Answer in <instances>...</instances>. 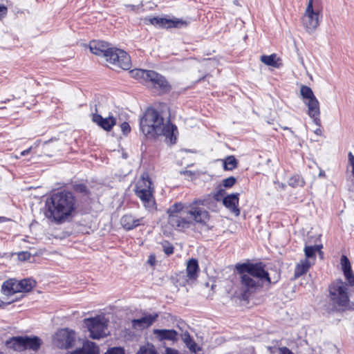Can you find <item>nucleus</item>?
I'll return each instance as SVG.
<instances>
[{
	"mask_svg": "<svg viewBox=\"0 0 354 354\" xmlns=\"http://www.w3.org/2000/svg\"><path fill=\"white\" fill-rule=\"evenodd\" d=\"M236 268L240 274V288L244 297L272 283L266 266L261 262L237 264Z\"/></svg>",
	"mask_w": 354,
	"mask_h": 354,
	"instance_id": "1",
	"label": "nucleus"
},
{
	"mask_svg": "<svg viewBox=\"0 0 354 354\" xmlns=\"http://www.w3.org/2000/svg\"><path fill=\"white\" fill-rule=\"evenodd\" d=\"M46 217L55 223L70 221L75 214L76 199L70 192L61 191L53 194L47 202Z\"/></svg>",
	"mask_w": 354,
	"mask_h": 354,
	"instance_id": "2",
	"label": "nucleus"
},
{
	"mask_svg": "<svg viewBox=\"0 0 354 354\" xmlns=\"http://www.w3.org/2000/svg\"><path fill=\"white\" fill-rule=\"evenodd\" d=\"M140 127L142 133L151 138L158 136H164L169 138L171 143L176 140L177 127L169 122L164 123V120L154 109H147L140 119Z\"/></svg>",
	"mask_w": 354,
	"mask_h": 354,
	"instance_id": "3",
	"label": "nucleus"
},
{
	"mask_svg": "<svg viewBox=\"0 0 354 354\" xmlns=\"http://www.w3.org/2000/svg\"><path fill=\"white\" fill-rule=\"evenodd\" d=\"M89 48L92 53L102 56L113 65L124 70L131 67V59L129 55L123 50L111 48L109 44L102 41H92Z\"/></svg>",
	"mask_w": 354,
	"mask_h": 354,
	"instance_id": "4",
	"label": "nucleus"
},
{
	"mask_svg": "<svg viewBox=\"0 0 354 354\" xmlns=\"http://www.w3.org/2000/svg\"><path fill=\"white\" fill-rule=\"evenodd\" d=\"M203 204L204 201L198 199L187 205L185 218L182 222L178 221L180 231L189 229L196 224L206 225L209 220V214L205 208L199 206Z\"/></svg>",
	"mask_w": 354,
	"mask_h": 354,
	"instance_id": "5",
	"label": "nucleus"
},
{
	"mask_svg": "<svg viewBox=\"0 0 354 354\" xmlns=\"http://www.w3.org/2000/svg\"><path fill=\"white\" fill-rule=\"evenodd\" d=\"M133 190L146 209L149 211L155 209L154 189L147 173H143L136 180Z\"/></svg>",
	"mask_w": 354,
	"mask_h": 354,
	"instance_id": "6",
	"label": "nucleus"
},
{
	"mask_svg": "<svg viewBox=\"0 0 354 354\" xmlns=\"http://www.w3.org/2000/svg\"><path fill=\"white\" fill-rule=\"evenodd\" d=\"M131 76L146 84H151L165 92L169 91L171 86L164 76L154 71L134 69L129 72Z\"/></svg>",
	"mask_w": 354,
	"mask_h": 354,
	"instance_id": "7",
	"label": "nucleus"
},
{
	"mask_svg": "<svg viewBox=\"0 0 354 354\" xmlns=\"http://www.w3.org/2000/svg\"><path fill=\"white\" fill-rule=\"evenodd\" d=\"M348 288L342 280H336L329 287L330 300L339 306H347L349 299Z\"/></svg>",
	"mask_w": 354,
	"mask_h": 354,
	"instance_id": "8",
	"label": "nucleus"
},
{
	"mask_svg": "<svg viewBox=\"0 0 354 354\" xmlns=\"http://www.w3.org/2000/svg\"><path fill=\"white\" fill-rule=\"evenodd\" d=\"M84 323L92 339H99L106 337L109 333L106 321L104 317L97 316L93 318L85 319Z\"/></svg>",
	"mask_w": 354,
	"mask_h": 354,
	"instance_id": "9",
	"label": "nucleus"
},
{
	"mask_svg": "<svg viewBox=\"0 0 354 354\" xmlns=\"http://www.w3.org/2000/svg\"><path fill=\"white\" fill-rule=\"evenodd\" d=\"M319 14L318 10L313 9V0H308L306 11L302 17L303 25L307 32L311 33L319 26Z\"/></svg>",
	"mask_w": 354,
	"mask_h": 354,
	"instance_id": "10",
	"label": "nucleus"
},
{
	"mask_svg": "<svg viewBox=\"0 0 354 354\" xmlns=\"http://www.w3.org/2000/svg\"><path fill=\"white\" fill-rule=\"evenodd\" d=\"M53 344L59 348H68L73 346L75 341V333L73 330L62 328L53 336Z\"/></svg>",
	"mask_w": 354,
	"mask_h": 354,
	"instance_id": "11",
	"label": "nucleus"
},
{
	"mask_svg": "<svg viewBox=\"0 0 354 354\" xmlns=\"http://www.w3.org/2000/svg\"><path fill=\"white\" fill-rule=\"evenodd\" d=\"M187 207V205L182 203H176L168 209V223L177 230L180 231V226L177 225L178 220L179 222H182L185 218Z\"/></svg>",
	"mask_w": 354,
	"mask_h": 354,
	"instance_id": "12",
	"label": "nucleus"
},
{
	"mask_svg": "<svg viewBox=\"0 0 354 354\" xmlns=\"http://www.w3.org/2000/svg\"><path fill=\"white\" fill-rule=\"evenodd\" d=\"M199 272L198 261L195 259H189L187 263L186 272L179 274L178 281L180 285L185 286L196 280Z\"/></svg>",
	"mask_w": 354,
	"mask_h": 354,
	"instance_id": "13",
	"label": "nucleus"
},
{
	"mask_svg": "<svg viewBox=\"0 0 354 354\" xmlns=\"http://www.w3.org/2000/svg\"><path fill=\"white\" fill-rule=\"evenodd\" d=\"M145 21H148L151 24L158 28H180L187 26V23L185 21L177 18L169 19L166 17H149L146 18Z\"/></svg>",
	"mask_w": 354,
	"mask_h": 354,
	"instance_id": "14",
	"label": "nucleus"
},
{
	"mask_svg": "<svg viewBox=\"0 0 354 354\" xmlns=\"http://www.w3.org/2000/svg\"><path fill=\"white\" fill-rule=\"evenodd\" d=\"M239 193L231 194L223 199V205L236 216L240 214V209L238 207L239 202Z\"/></svg>",
	"mask_w": 354,
	"mask_h": 354,
	"instance_id": "15",
	"label": "nucleus"
},
{
	"mask_svg": "<svg viewBox=\"0 0 354 354\" xmlns=\"http://www.w3.org/2000/svg\"><path fill=\"white\" fill-rule=\"evenodd\" d=\"M304 103L308 106V113L309 116L313 118L316 124L319 125L320 122L319 118L320 114L319 101L315 97L308 101H304Z\"/></svg>",
	"mask_w": 354,
	"mask_h": 354,
	"instance_id": "16",
	"label": "nucleus"
},
{
	"mask_svg": "<svg viewBox=\"0 0 354 354\" xmlns=\"http://www.w3.org/2000/svg\"><path fill=\"white\" fill-rule=\"evenodd\" d=\"M92 120L106 131H110L116 123L115 118L113 117L103 118L97 113L92 114Z\"/></svg>",
	"mask_w": 354,
	"mask_h": 354,
	"instance_id": "17",
	"label": "nucleus"
},
{
	"mask_svg": "<svg viewBox=\"0 0 354 354\" xmlns=\"http://www.w3.org/2000/svg\"><path fill=\"white\" fill-rule=\"evenodd\" d=\"M158 317L157 314L155 315H146L141 318L135 319L132 320V326L136 329H143L149 327L156 320Z\"/></svg>",
	"mask_w": 354,
	"mask_h": 354,
	"instance_id": "18",
	"label": "nucleus"
},
{
	"mask_svg": "<svg viewBox=\"0 0 354 354\" xmlns=\"http://www.w3.org/2000/svg\"><path fill=\"white\" fill-rule=\"evenodd\" d=\"M1 291L6 296L12 295L19 292V281L15 279H10L2 284Z\"/></svg>",
	"mask_w": 354,
	"mask_h": 354,
	"instance_id": "19",
	"label": "nucleus"
},
{
	"mask_svg": "<svg viewBox=\"0 0 354 354\" xmlns=\"http://www.w3.org/2000/svg\"><path fill=\"white\" fill-rule=\"evenodd\" d=\"M341 266L344 272V274L345 276V278L349 285L353 286L354 285V275L352 273L351 270V266L350 263L349 259L347 258L346 256L343 255L341 257Z\"/></svg>",
	"mask_w": 354,
	"mask_h": 354,
	"instance_id": "20",
	"label": "nucleus"
},
{
	"mask_svg": "<svg viewBox=\"0 0 354 354\" xmlns=\"http://www.w3.org/2000/svg\"><path fill=\"white\" fill-rule=\"evenodd\" d=\"M154 335L160 340H177L178 333L175 330L155 329Z\"/></svg>",
	"mask_w": 354,
	"mask_h": 354,
	"instance_id": "21",
	"label": "nucleus"
},
{
	"mask_svg": "<svg viewBox=\"0 0 354 354\" xmlns=\"http://www.w3.org/2000/svg\"><path fill=\"white\" fill-rule=\"evenodd\" d=\"M70 354H99V348L93 342L84 343L82 348L70 353Z\"/></svg>",
	"mask_w": 354,
	"mask_h": 354,
	"instance_id": "22",
	"label": "nucleus"
},
{
	"mask_svg": "<svg viewBox=\"0 0 354 354\" xmlns=\"http://www.w3.org/2000/svg\"><path fill=\"white\" fill-rule=\"evenodd\" d=\"M142 221V218H135L132 215L127 214L122 217L121 225L124 229L130 230L140 225Z\"/></svg>",
	"mask_w": 354,
	"mask_h": 354,
	"instance_id": "23",
	"label": "nucleus"
},
{
	"mask_svg": "<svg viewBox=\"0 0 354 354\" xmlns=\"http://www.w3.org/2000/svg\"><path fill=\"white\" fill-rule=\"evenodd\" d=\"M6 346L15 351H21L26 349L24 337H14L6 341Z\"/></svg>",
	"mask_w": 354,
	"mask_h": 354,
	"instance_id": "24",
	"label": "nucleus"
},
{
	"mask_svg": "<svg viewBox=\"0 0 354 354\" xmlns=\"http://www.w3.org/2000/svg\"><path fill=\"white\" fill-rule=\"evenodd\" d=\"M313 265V262L308 259H302L296 266L295 270V278H298L303 274H306L310 267Z\"/></svg>",
	"mask_w": 354,
	"mask_h": 354,
	"instance_id": "25",
	"label": "nucleus"
},
{
	"mask_svg": "<svg viewBox=\"0 0 354 354\" xmlns=\"http://www.w3.org/2000/svg\"><path fill=\"white\" fill-rule=\"evenodd\" d=\"M26 343V349L30 348L33 351H37L41 345L42 341L38 337H24Z\"/></svg>",
	"mask_w": 354,
	"mask_h": 354,
	"instance_id": "26",
	"label": "nucleus"
},
{
	"mask_svg": "<svg viewBox=\"0 0 354 354\" xmlns=\"http://www.w3.org/2000/svg\"><path fill=\"white\" fill-rule=\"evenodd\" d=\"M322 248V245H306L304 248V252L306 255V259L308 260H310L311 261L315 263V254L319 252L320 249Z\"/></svg>",
	"mask_w": 354,
	"mask_h": 354,
	"instance_id": "27",
	"label": "nucleus"
},
{
	"mask_svg": "<svg viewBox=\"0 0 354 354\" xmlns=\"http://www.w3.org/2000/svg\"><path fill=\"white\" fill-rule=\"evenodd\" d=\"M35 286V281L31 279H24L19 281V290L21 292H29Z\"/></svg>",
	"mask_w": 354,
	"mask_h": 354,
	"instance_id": "28",
	"label": "nucleus"
},
{
	"mask_svg": "<svg viewBox=\"0 0 354 354\" xmlns=\"http://www.w3.org/2000/svg\"><path fill=\"white\" fill-rule=\"evenodd\" d=\"M260 60L267 66H270L273 67H279V64L277 61L279 60L275 54H272L270 55H262L261 56Z\"/></svg>",
	"mask_w": 354,
	"mask_h": 354,
	"instance_id": "29",
	"label": "nucleus"
},
{
	"mask_svg": "<svg viewBox=\"0 0 354 354\" xmlns=\"http://www.w3.org/2000/svg\"><path fill=\"white\" fill-rule=\"evenodd\" d=\"M300 93L304 101H308L315 98L312 89L307 86H302L300 89Z\"/></svg>",
	"mask_w": 354,
	"mask_h": 354,
	"instance_id": "30",
	"label": "nucleus"
},
{
	"mask_svg": "<svg viewBox=\"0 0 354 354\" xmlns=\"http://www.w3.org/2000/svg\"><path fill=\"white\" fill-rule=\"evenodd\" d=\"M288 184L292 187H303L305 181L299 175L296 174L290 178Z\"/></svg>",
	"mask_w": 354,
	"mask_h": 354,
	"instance_id": "31",
	"label": "nucleus"
},
{
	"mask_svg": "<svg viewBox=\"0 0 354 354\" xmlns=\"http://www.w3.org/2000/svg\"><path fill=\"white\" fill-rule=\"evenodd\" d=\"M237 160L232 156H228L224 160L223 167L225 170H232L236 167Z\"/></svg>",
	"mask_w": 354,
	"mask_h": 354,
	"instance_id": "32",
	"label": "nucleus"
},
{
	"mask_svg": "<svg viewBox=\"0 0 354 354\" xmlns=\"http://www.w3.org/2000/svg\"><path fill=\"white\" fill-rule=\"evenodd\" d=\"M270 354H294L288 348L283 347H273L270 348Z\"/></svg>",
	"mask_w": 354,
	"mask_h": 354,
	"instance_id": "33",
	"label": "nucleus"
},
{
	"mask_svg": "<svg viewBox=\"0 0 354 354\" xmlns=\"http://www.w3.org/2000/svg\"><path fill=\"white\" fill-rule=\"evenodd\" d=\"M136 354H157V352L153 346L148 344L146 346H142Z\"/></svg>",
	"mask_w": 354,
	"mask_h": 354,
	"instance_id": "34",
	"label": "nucleus"
},
{
	"mask_svg": "<svg viewBox=\"0 0 354 354\" xmlns=\"http://www.w3.org/2000/svg\"><path fill=\"white\" fill-rule=\"evenodd\" d=\"M236 183V178L233 176H230L224 179L222 182V185L226 188L232 187Z\"/></svg>",
	"mask_w": 354,
	"mask_h": 354,
	"instance_id": "35",
	"label": "nucleus"
},
{
	"mask_svg": "<svg viewBox=\"0 0 354 354\" xmlns=\"http://www.w3.org/2000/svg\"><path fill=\"white\" fill-rule=\"evenodd\" d=\"M225 191L224 189L223 188H220L218 189L213 195V198L216 201H223V198L225 197Z\"/></svg>",
	"mask_w": 354,
	"mask_h": 354,
	"instance_id": "36",
	"label": "nucleus"
},
{
	"mask_svg": "<svg viewBox=\"0 0 354 354\" xmlns=\"http://www.w3.org/2000/svg\"><path fill=\"white\" fill-rule=\"evenodd\" d=\"M74 189L77 192L86 194L88 193L87 187L83 184H77L74 185Z\"/></svg>",
	"mask_w": 354,
	"mask_h": 354,
	"instance_id": "37",
	"label": "nucleus"
},
{
	"mask_svg": "<svg viewBox=\"0 0 354 354\" xmlns=\"http://www.w3.org/2000/svg\"><path fill=\"white\" fill-rule=\"evenodd\" d=\"M31 257V254L28 252H21L18 253V258L21 261L29 260Z\"/></svg>",
	"mask_w": 354,
	"mask_h": 354,
	"instance_id": "38",
	"label": "nucleus"
},
{
	"mask_svg": "<svg viewBox=\"0 0 354 354\" xmlns=\"http://www.w3.org/2000/svg\"><path fill=\"white\" fill-rule=\"evenodd\" d=\"M104 354H124V353L122 348L114 347L108 350Z\"/></svg>",
	"mask_w": 354,
	"mask_h": 354,
	"instance_id": "39",
	"label": "nucleus"
},
{
	"mask_svg": "<svg viewBox=\"0 0 354 354\" xmlns=\"http://www.w3.org/2000/svg\"><path fill=\"white\" fill-rule=\"evenodd\" d=\"M121 131L124 135L128 134L131 131V127L129 123L124 122L120 125Z\"/></svg>",
	"mask_w": 354,
	"mask_h": 354,
	"instance_id": "40",
	"label": "nucleus"
},
{
	"mask_svg": "<svg viewBox=\"0 0 354 354\" xmlns=\"http://www.w3.org/2000/svg\"><path fill=\"white\" fill-rule=\"evenodd\" d=\"M8 12V8L3 5H0V19L4 17Z\"/></svg>",
	"mask_w": 354,
	"mask_h": 354,
	"instance_id": "41",
	"label": "nucleus"
},
{
	"mask_svg": "<svg viewBox=\"0 0 354 354\" xmlns=\"http://www.w3.org/2000/svg\"><path fill=\"white\" fill-rule=\"evenodd\" d=\"M348 161L352 166V174L354 177V156L351 152H349L348 153Z\"/></svg>",
	"mask_w": 354,
	"mask_h": 354,
	"instance_id": "42",
	"label": "nucleus"
},
{
	"mask_svg": "<svg viewBox=\"0 0 354 354\" xmlns=\"http://www.w3.org/2000/svg\"><path fill=\"white\" fill-rule=\"evenodd\" d=\"M148 263L151 265V266H153L156 263V257L155 255L153 254H151L149 257V259H148Z\"/></svg>",
	"mask_w": 354,
	"mask_h": 354,
	"instance_id": "43",
	"label": "nucleus"
},
{
	"mask_svg": "<svg viewBox=\"0 0 354 354\" xmlns=\"http://www.w3.org/2000/svg\"><path fill=\"white\" fill-rule=\"evenodd\" d=\"M164 251L168 255L171 254L174 252V248L171 246H169V247L165 248Z\"/></svg>",
	"mask_w": 354,
	"mask_h": 354,
	"instance_id": "44",
	"label": "nucleus"
},
{
	"mask_svg": "<svg viewBox=\"0 0 354 354\" xmlns=\"http://www.w3.org/2000/svg\"><path fill=\"white\" fill-rule=\"evenodd\" d=\"M166 354H178V351L171 348L166 349Z\"/></svg>",
	"mask_w": 354,
	"mask_h": 354,
	"instance_id": "45",
	"label": "nucleus"
},
{
	"mask_svg": "<svg viewBox=\"0 0 354 354\" xmlns=\"http://www.w3.org/2000/svg\"><path fill=\"white\" fill-rule=\"evenodd\" d=\"M31 149H32V147H30V148H28V149L21 151L20 155L21 156H26V155H28L30 152Z\"/></svg>",
	"mask_w": 354,
	"mask_h": 354,
	"instance_id": "46",
	"label": "nucleus"
},
{
	"mask_svg": "<svg viewBox=\"0 0 354 354\" xmlns=\"http://www.w3.org/2000/svg\"><path fill=\"white\" fill-rule=\"evenodd\" d=\"M315 133L317 134V135H321V130L319 129H317L315 131Z\"/></svg>",
	"mask_w": 354,
	"mask_h": 354,
	"instance_id": "47",
	"label": "nucleus"
},
{
	"mask_svg": "<svg viewBox=\"0 0 354 354\" xmlns=\"http://www.w3.org/2000/svg\"><path fill=\"white\" fill-rule=\"evenodd\" d=\"M7 219L5 217L0 216V222L6 221Z\"/></svg>",
	"mask_w": 354,
	"mask_h": 354,
	"instance_id": "48",
	"label": "nucleus"
},
{
	"mask_svg": "<svg viewBox=\"0 0 354 354\" xmlns=\"http://www.w3.org/2000/svg\"><path fill=\"white\" fill-rule=\"evenodd\" d=\"M127 6L131 8V9H133L135 8L133 5H128Z\"/></svg>",
	"mask_w": 354,
	"mask_h": 354,
	"instance_id": "49",
	"label": "nucleus"
},
{
	"mask_svg": "<svg viewBox=\"0 0 354 354\" xmlns=\"http://www.w3.org/2000/svg\"><path fill=\"white\" fill-rule=\"evenodd\" d=\"M0 354H3V353H2L1 351H0Z\"/></svg>",
	"mask_w": 354,
	"mask_h": 354,
	"instance_id": "50",
	"label": "nucleus"
}]
</instances>
